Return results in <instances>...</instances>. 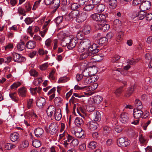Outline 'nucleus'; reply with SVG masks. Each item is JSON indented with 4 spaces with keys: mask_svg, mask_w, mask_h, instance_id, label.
<instances>
[{
    "mask_svg": "<svg viewBox=\"0 0 152 152\" xmlns=\"http://www.w3.org/2000/svg\"><path fill=\"white\" fill-rule=\"evenodd\" d=\"M98 47L96 44L94 43L91 45L90 40L87 38H85L81 40L79 42L77 50L80 52H83L85 50L92 51L99 50L97 49Z\"/></svg>",
    "mask_w": 152,
    "mask_h": 152,
    "instance_id": "f257e3e1",
    "label": "nucleus"
},
{
    "mask_svg": "<svg viewBox=\"0 0 152 152\" xmlns=\"http://www.w3.org/2000/svg\"><path fill=\"white\" fill-rule=\"evenodd\" d=\"M79 14V11L77 10L72 11L68 15L65 16V20L67 21H72L74 19L77 18Z\"/></svg>",
    "mask_w": 152,
    "mask_h": 152,
    "instance_id": "f03ea898",
    "label": "nucleus"
},
{
    "mask_svg": "<svg viewBox=\"0 0 152 152\" xmlns=\"http://www.w3.org/2000/svg\"><path fill=\"white\" fill-rule=\"evenodd\" d=\"M96 67L94 66L91 68H86L82 72V75L84 77H89V76L92 75H95L97 72Z\"/></svg>",
    "mask_w": 152,
    "mask_h": 152,
    "instance_id": "7ed1b4c3",
    "label": "nucleus"
},
{
    "mask_svg": "<svg viewBox=\"0 0 152 152\" xmlns=\"http://www.w3.org/2000/svg\"><path fill=\"white\" fill-rule=\"evenodd\" d=\"M90 18L94 20L99 22H103V23L105 22L106 19V16L104 15L98 13L92 14L91 15Z\"/></svg>",
    "mask_w": 152,
    "mask_h": 152,
    "instance_id": "20e7f679",
    "label": "nucleus"
},
{
    "mask_svg": "<svg viewBox=\"0 0 152 152\" xmlns=\"http://www.w3.org/2000/svg\"><path fill=\"white\" fill-rule=\"evenodd\" d=\"M87 53H84L82 54L80 56V59H83L87 58L88 56H91L98 53L99 50H87Z\"/></svg>",
    "mask_w": 152,
    "mask_h": 152,
    "instance_id": "39448f33",
    "label": "nucleus"
},
{
    "mask_svg": "<svg viewBox=\"0 0 152 152\" xmlns=\"http://www.w3.org/2000/svg\"><path fill=\"white\" fill-rule=\"evenodd\" d=\"M130 144V141L124 138H120L118 140V145L120 147H126L128 146Z\"/></svg>",
    "mask_w": 152,
    "mask_h": 152,
    "instance_id": "423d86ee",
    "label": "nucleus"
},
{
    "mask_svg": "<svg viewBox=\"0 0 152 152\" xmlns=\"http://www.w3.org/2000/svg\"><path fill=\"white\" fill-rule=\"evenodd\" d=\"M87 17V14L84 12L79 14L76 19V21L78 23H81L85 20Z\"/></svg>",
    "mask_w": 152,
    "mask_h": 152,
    "instance_id": "0eeeda50",
    "label": "nucleus"
},
{
    "mask_svg": "<svg viewBox=\"0 0 152 152\" xmlns=\"http://www.w3.org/2000/svg\"><path fill=\"white\" fill-rule=\"evenodd\" d=\"M151 6V2L146 1L141 3L140 6V9L141 10L145 11L150 9Z\"/></svg>",
    "mask_w": 152,
    "mask_h": 152,
    "instance_id": "6e6552de",
    "label": "nucleus"
},
{
    "mask_svg": "<svg viewBox=\"0 0 152 152\" xmlns=\"http://www.w3.org/2000/svg\"><path fill=\"white\" fill-rule=\"evenodd\" d=\"M144 114L143 111L140 109L135 108L133 111V116L134 118L139 119L141 118H142Z\"/></svg>",
    "mask_w": 152,
    "mask_h": 152,
    "instance_id": "1a4fd4ad",
    "label": "nucleus"
},
{
    "mask_svg": "<svg viewBox=\"0 0 152 152\" xmlns=\"http://www.w3.org/2000/svg\"><path fill=\"white\" fill-rule=\"evenodd\" d=\"M12 55L14 61L16 62H20L25 60L24 58L16 53H13Z\"/></svg>",
    "mask_w": 152,
    "mask_h": 152,
    "instance_id": "9d476101",
    "label": "nucleus"
},
{
    "mask_svg": "<svg viewBox=\"0 0 152 152\" xmlns=\"http://www.w3.org/2000/svg\"><path fill=\"white\" fill-rule=\"evenodd\" d=\"M120 120L123 123H126L128 121L129 115L128 114L125 112L122 113L120 115Z\"/></svg>",
    "mask_w": 152,
    "mask_h": 152,
    "instance_id": "9b49d317",
    "label": "nucleus"
},
{
    "mask_svg": "<svg viewBox=\"0 0 152 152\" xmlns=\"http://www.w3.org/2000/svg\"><path fill=\"white\" fill-rule=\"evenodd\" d=\"M60 0H53L52 4L51 5L52 8L53 9L52 12L54 13L56 11L60 5Z\"/></svg>",
    "mask_w": 152,
    "mask_h": 152,
    "instance_id": "f8f14e48",
    "label": "nucleus"
},
{
    "mask_svg": "<svg viewBox=\"0 0 152 152\" xmlns=\"http://www.w3.org/2000/svg\"><path fill=\"white\" fill-rule=\"evenodd\" d=\"M78 42V40L76 38L71 39L67 46V48L69 49H72L75 46Z\"/></svg>",
    "mask_w": 152,
    "mask_h": 152,
    "instance_id": "ddd939ff",
    "label": "nucleus"
},
{
    "mask_svg": "<svg viewBox=\"0 0 152 152\" xmlns=\"http://www.w3.org/2000/svg\"><path fill=\"white\" fill-rule=\"evenodd\" d=\"M49 130L50 134L52 135L55 134L58 131L56 124L55 123H52L49 126Z\"/></svg>",
    "mask_w": 152,
    "mask_h": 152,
    "instance_id": "4468645a",
    "label": "nucleus"
},
{
    "mask_svg": "<svg viewBox=\"0 0 152 152\" xmlns=\"http://www.w3.org/2000/svg\"><path fill=\"white\" fill-rule=\"evenodd\" d=\"M45 99L43 97L37 99L36 101L37 105L40 108H42L45 103Z\"/></svg>",
    "mask_w": 152,
    "mask_h": 152,
    "instance_id": "2eb2a0df",
    "label": "nucleus"
},
{
    "mask_svg": "<svg viewBox=\"0 0 152 152\" xmlns=\"http://www.w3.org/2000/svg\"><path fill=\"white\" fill-rule=\"evenodd\" d=\"M98 124L95 121H91L88 123V128L91 130H94L98 127Z\"/></svg>",
    "mask_w": 152,
    "mask_h": 152,
    "instance_id": "dca6fc26",
    "label": "nucleus"
},
{
    "mask_svg": "<svg viewBox=\"0 0 152 152\" xmlns=\"http://www.w3.org/2000/svg\"><path fill=\"white\" fill-rule=\"evenodd\" d=\"M35 136L37 137H42L44 134V131L43 129L40 127L37 128L34 130Z\"/></svg>",
    "mask_w": 152,
    "mask_h": 152,
    "instance_id": "f3484780",
    "label": "nucleus"
},
{
    "mask_svg": "<svg viewBox=\"0 0 152 152\" xmlns=\"http://www.w3.org/2000/svg\"><path fill=\"white\" fill-rule=\"evenodd\" d=\"M27 90L25 87H22L18 89V91L19 95L22 97H24L26 96Z\"/></svg>",
    "mask_w": 152,
    "mask_h": 152,
    "instance_id": "a211bd4d",
    "label": "nucleus"
},
{
    "mask_svg": "<svg viewBox=\"0 0 152 152\" xmlns=\"http://www.w3.org/2000/svg\"><path fill=\"white\" fill-rule=\"evenodd\" d=\"M135 88V86L134 85L128 88L125 94V96L126 97L130 96L134 91Z\"/></svg>",
    "mask_w": 152,
    "mask_h": 152,
    "instance_id": "6ab92c4d",
    "label": "nucleus"
},
{
    "mask_svg": "<svg viewBox=\"0 0 152 152\" xmlns=\"http://www.w3.org/2000/svg\"><path fill=\"white\" fill-rule=\"evenodd\" d=\"M19 138V135L17 132L12 133L10 136V139L13 142L17 141Z\"/></svg>",
    "mask_w": 152,
    "mask_h": 152,
    "instance_id": "aec40b11",
    "label": "nucleus"
},
{
    "mask_svg": "<svg viewBox=\"0 0 152 152\" xmlns=\"http://www.w3.org/2000/svg\"><path fill=\"white\" fill-rule=\"evenodd\" d=\"M36 43L33 41H29L27 42L26 46L28 49H34L36 46Z\"/></svg>",
    "mask_w": 152,
    "mask_h": 152,
    "instance_id": "412c9836",
    "label": "nucleus"
},
{
    "mask_svg": "<svg viewBox=\"0 0 152 152\" xmlns=\"http://www.w3.org/2000/svg\"><path fill=\"white\" fill-rule=\"evenodd\" d=\"M121 26V22L118 19H116L114 20L113 23V26L116 30L120 29Z\"/></svg>",
    "mask_w": 152,
    "mask_h": 152,
    "instance_id": "4be33fe9",
    "label": "nucleus"
},
{
    "mask_svg": "<svg viewBox=\"0 0 152 152\" xmlns=\"http://www.w3.org/2000/svg\"><path fill=\"white\" fill-rule=\"evenodd\" d=\"M91 31V28L90 26L88 25H85L82 30L83 32L85 35L89 34Z\"/></svg>",
    "mask_w": 152,
    "mask_h": 152,
    "instance_id": "5701e85b",
    "label": "nucleus"
},
{
    "mask_svg": "<svg viewBox=\"0 0 152 152\" xmlns=\"http://www.w3.org/2000/svg\"><path fill=\"white\" fill-rule=\"evenodd\" d=\"M109 4L110 7L114 9L116 8L117 5V1L116 0H110L109 1Z\"/></svg>",
    "mask_w": 152,
    "mask_h": 152,
    "instance_id": "b1692460",
    "label": "nucleus"
},
{
    "mask_svg": "<svg viewBox=\"0 0 152 152\" xmlns=\"http://www.w3.org/2000/svg\"><path fill=\"white\" fill-rule=\"evenodd\" d=\"M76 125L78 126H80L83 124V121L82 119L79 117H77L75 121Z\"/></svg>",
    "mask_w": 152,
    "mask_h": 152,
    "instance_id": "393cba45",
    "label": "nucleus"
},
{
    "mask_svg": "<svg viewBox=\"0 0 152 152\" xmlns=\"http://www.w3.org/2000/svg\"><path fill=\"white\" fill-rule=\"evenodd\" d=\"M92 78L88 77L84 78L83 84L84 85H87L90 84L93 82V80H92Z\"/></svg>",
    "mask_w": 152,
    "mask_h": 152,
    "instance_id": "a878e982",
    "label": "nucleus"
},
{
    "mask_svg": "<svg viewBox=\"0 0 152 152\" xmlns=\"http://www.w3.org/2000/svg\"><path fill=\"white\" fill-rule=\"evenodd\" d=\"M25 45L24 42L23 41H21L17 45L18 50L19 51H22L25 48Z\"/></svg>",
    "mask_w": 152,
    "mask_h": 152,
    "instance_id": "bb28decb",
    "label": "nucleus"
},
{
    "mask_svg": "<svg viewBox=\"0 0 152 152\" xmlns=\"http://www.w3.org/2000/svg\"><path fill=\"white\" fill-rule=\"evenodd\" d=\"M85 88H86V90L88 91H93L95 90L97 87V85L96 83H94L93 85H91L89 86H86Z\"/></svg>",
    "mask_w": 152,
    "mask_h": 152,
    "instance_id": "cd10ccee",
    "label": "nucleus"
},
{
    "mask_svg": "<svg viewBox=\"0 0 152 152\" xmlns=\"http://www.w3.org/2000/svg\"><path fill=\"white\" fill-rule=\"evenodd\" d=\"M103 98L100 96H95L94 98V104H98L102 100Z\"/></svg>",
    "mask_w": 152,
    "mask_h": 152,
    "instance_id": "c85d7f7f",
    "label": "nucleus"
},
{
    "mask_svg": "<svg viewBox=\"0 0 152 152\" xmlns=\"http://www.w3.org/2000/svg\"><path fill=\"white\" fill-rule=\"evenodd\" d=\"M105 8V6L103 4H100L97 5L96 8V10L98 12L101 13L103 12Z\"/></svg>",
    "mask_w": 152,
    "mask_h": 152,
    "instance_id": "c756f323",
    "label": "nucleus"
},
{
    "mask_svg": "<svg viewBox=\"0 0 152 152\" xmlns=\"http://www.w3.org/2000/svg\"><path fill=\"white\" fill-rule=\"evenodd\" d=\"M9 96L12 100L14 101L17 102L18 101V98L17 97L16 93L15 92L10 93Z\"/></svg>",
    "mask_w": 152,
    "mask_h": 152,
    "instance_id": "7c9ffc66",
    "label": "nucleus"
},
{
    "mask_svg": "<svg viewBox=\"0 0 152 152\" xmlns=\"http://www.w3.org/2000/svg\"><path fill=\"white\" fill-rule=\"evenodd\" d=\"M29 145L28 142L27 140H24L23 141L19 146V148L21 150L24 148L27 147Z\"/></svg>",
    "mask_w": 152,
    "mask_h": 152,
    "instance_id": "2f4dec72",
    "label": "nucleus"
},
{
    "mask_svg": "<svg viewBox=\"0 0 152 152\" xmlns=\"http://www.w3.org/2000/svg\"><path fill=\"white\" fill-rule=\"evenodd\" d=\"M55 119L57 121L60 120L61 118L62 115L60 111L56 110L54 115Z\"/></svg>",
    "mask_w": 152,
    "mask_h": 152,
    "instance_id": "473e14b6",
    "label": "nucleus"
},
{
    "mask_svg": "<svg viewBox=\"0 0 152 152\" xmlns=\"http://www.w3.org/2000/svg\"><path fill=\"white\" fill-rule=\"evenodd\" d=\"M134 104L135 106L138 108V109H141L143 108V106L140 100L137 99H136L134 102Z\"/></svg>",
    "mask_w": 152,
    "mask_h": 152,
    "instance_id": "72a5a7b5",
    "label": "nucleus"
},
{
    "mask_svg": "<svg viewBox=\"0 0 152 152\" xmlns=\"http://www.w3.org/2000/svg\"><path fill=\"white\" fill-rule=\"evenodd\" d=\"M143 11L141 10L138 14V16L139 17V20H141L143 19L146 16V13L144 11Z\"/></svg>",
    "mask_w": 152,
    "mask_h": 152,
    "instance_id": "f704fd0d",
    "label": "nucleus"
},
{
    "mask_svg": "<svg viewBox=\"0 0 152 152\" xmlns=\"http://www.w3.org/2000/svg\"><path fill=\"white\" fill-rule=\"evenodd\" d=\"M94 7L92 4H90L88 5H86L83 8L84 10L89 11L92 10Z\"/></svg>",
    "mask_w": 152,
    "mask_h": 152,
    "instance_id": "c9c22d12",
    "label": "nucleus"
},
{
    "mask_svg": "<svg viewBox=\"0 0 152 152\" xmlns=\"http://www.w3.org/2000/svg\"><path fill=\"white\" fill-rule=\"evenodd\" d=\"M78 144V140L77 139H74L70 142V145L71 147H74L77 146Z\"/></svg>",
    "mask_w": 152,
    "mask_h": 152,
    "instance_id": "e433bc0d",
    "label": "nucleus"
},
{
    "mask_svg": "<svg viewBox=\"0 0 152 152\" xmlns=\"http://www.w3.org/2000/svg\"><path fill=\"white\" fill-rule=\"evenodd\" d=\"M107 39L106 37H103L100 39L98 42V44L101 45H103L106 44L107 41Z\"/></svg>",
    "mask_w": 152,
    "mask_h": 152,
    "instance_id": "4c0bfd02",
    "label": "nucleus"
},
{
    "mask_svg": "<svg viewBox=\"0 0 152 152\" xmlns=\"http://www.w3.org/2000/svg\"><path fill=\"white\" fill-rule=\"evenodd\" d=\"M15 146L12 143H7L4 146L6 150H10L12 148H15Z\"/></svg>",
    "mask_w": 152,
    "mask_h": 152,
    "instance_id": "58836bf2",
    "label": "nucleus"
},
{
    "mask_svg": "<svg viewBox=\"0 0 152 152\" xmlns=\"http://www.w3.org/2000/svg\"><path fill=\"white\" fill-rule=\"evenodd\" d=\"M18 12L19 15H22L23 16H25L26 15V11L22 7H19L18 9Z\"/></svg>",
    "mask_w": 152,
    "mask_h": 152,
    "instance_id": "ea45409f",
    "label": "nucleus"
},
{
    "mask_svg": "<svg viewBox=\"0 0 152 152\" xmlns=\"http://www.w3.org/2000/svg\"><path fill=\"white\" fill-rule=\"evenodd\" d=\"M33 146L35 148L39 147L41 145L40 142L38 140H35L33 141L32 142Z\"/></svg>",
    "mask_w": 152,
    "mask_h": 152,
    "instance_id": "a19ab883",
    "label": "nucleus"
},
{
    "mask_svg": "<svg viewBox=\"0 0 152 152\" xmlns=\"http://www.w3.org/2000/svg\"><path fill=\"white\" fill-rule=\"evenodd\" d=\"M74 133L75 136L77 137L82 138L84 137L83 133V132H76L75 131Z\"/></svg>",
    "mask_w": 152,
    "mask_h": 152,
    "instance_id": "79ce46f5",
    "label": "nucleus"
},
{
    "mask_svg": "<svg viewBox=\"0 0 152 152\" xmlns=\"http://www.w3.org/2000/svg\"><path fill=\"white\" fill-rule=\"evenodd\" d=\"M97 146V143L95 141H92L88 145L89 148L93 149H94Z\"/></svg>",
    "mask_w": 152,
    "mask_h": 152,
    "instance_id": "37998d69",
    "label": "nucleus"
},
{
    "mask_svg": "<svg viewBox=\"0 0 152 152\" xmlns=\"http://www.w3.org/2000/svg\"><path fill=\"white\" fill-rule=\"evenodd\" d=\"M21 85V83L19 82H15L13 84L10 86L11 89L17 88Z\"/></svg>",
    "mask_w": 152,
    "mask_h": 152,
    "instance_id": "c03bdc74",
    "label": "nucleus"
},
{
    "mask_svg": "<svg viewBox=\"0 0 152 152\" xmlns=\"http://www.w3.org/2000/svg\"><path fill=\"white\" fill-rule=\"evenodd\" d=\"M146 138L143 134H141L139 136V140L141 143H144L145 142Z\"/></svg>",
    "mask_w": 152,
    "mask_h": 152,
    "instance_id": "a18cd8bd",
    "label": "nucleus"
},
{
    "mask_svg": "<svg viewBox=\"0 0 152 152\" xmlns=\"http://www.w3.org/2000/svg\"><path fill=\"white\" fill-rule=\"evenodd\" d=\"M56 110L55 107L53 105H51L49 106L47 110V113H49L51 112H55Z\"/></svg>",
    "mask_w": 152,
    "mask_h": 152,
    "instance_id": "49530a36",
    "label": "nucleus"
},
{
    "mask_svg": "<svg viewBox=\"0 0 152 152\" xmlns=\"http://www.w3.org/2000/svg\"><path fill=\"white\" fill-rule=\"evenodd\" d=\"M95 117L94 118V121H96L101 119V115L100 113L98 112H96L94 113Z\"/></svg>",
    "mask_w": 152,
    "mask_h": 152,
    "instance_id": "de8ad7c7",
    "label": "nucleus"
},
{
    "mask_svg": "<svg viewBox=\"0 0 152 152\" xmlns=\"http://www.w3.org/2000/svg\"><path fill=\"white\" fill-rule=\"evenodd\" d=\"M103 133L104 134L106 135L110 132L111 129L108 126H104L103 128Z\"/></svg>",
    "mask_w": 152,
    "mask_h": 152,
    "instance_id": "09e8293b",
    "label": "nucleus"
},
{
    "mask_svg": "<svg viewBox=\"0 0 152 152\" xmlns=\"http://www.w3.org/2000/svg\"><path fill=\"white\" fill-rule=\"evenodd\" d=\"M123 86H121L116 90L114 92L115 94L117 96H120L123 91Z\"/></svg>",
    "mask_w": 152,
    "mask_h": 152,
    "instance_id": "8fccbe9b",
    "label": "nucleus"
},
{
    "mask_svg": "<svg viewBox=\"0 0 152 152\" xmlns=\"http://www.w3.org/2000/svg\"><path fill=\"white\" fill-rule=\"evenodd\" d=\"M110 28L109 25L107 24H103L101 30L103 32H105L108 30Z\"/></svg>",
    "mask_w": 152,
    "mask_h": 152,
    "instance_id": "3c124183",
    "label": "nucleus"
},
{
    "mask_svg": "<svg viewBox=\"0 0 152 152\" xmlns=\"http://www.w3.org/2000/svg\"><path fill=\"white\" fill-rule=\"evenodd\" d=\"M34 21V19L32 18L29 17L27 18L25 20V23L27 25H29L32 23Z\"/></svg>",
    "mask_w": 152,
    "mask_h": 152,
    "instance_id": "603ef678",
    "label": "nucleus"
},
{
    "mask_svg": "<svg viewBox=\"0 0 152 152\" xmlns=\"http://www.w3.org/2000/svg\"><path fill=\"white\" fill-rule=\"evenodd\" d=\"M120 58V56L118 55H116L112 57L111 59V61L112 63L117 62Z\"/></svg>",
    "mask_w": 152,
    "mask_h": 152,
    "instance_id": "864d4df0",
    "label": "nucleus"
},
{
    "mask_svg": "<svg viewBox=\"0 0 152 152\" xmlns=\"http://www.w3.org/2000/svg\"><path fill=\"white\" fill-rule=\"evenodd\" d=\"M81 6L79 3H74L72 4L71 8L73 10H74L80 8Z\"/></svg>",
    "mask_w": 152,
    "mask_h": 152,
    "instance_id": "5fc2aeb1",
    "label": "nucleus"
},
{
    "mask_svg": "<svg viewBox=\"0 0 152 152\" xmlns=\"http://www.w3.org/2000/svg\"><path fill=\"white\" fill-rule=\"evenodd\" d=\"M83 31H79L78 32L77 34V39H80V41L81 40H82V38L83 37Z\"/></svg>",
    "mask_w": 152,
    "mask_h": 152,
    "instance_id": "6e6d98bb",
    "label": "nucleus"
},
{
    "mask_svg": "<svg viewBox=\"0 0 152 152\" xmlns=\"http://www.w3.org/2000/svg\"><path fill=\"white\" fill-rule=\"evenodd\" d=\"M63 19V17L60 16L56 18L55 19V21L56 24L58 25L62 22Z\"/></svg>",
    "mask_w": 152,
    "mask_h": 152,
    "instance_id": "4d7b16f0",
    "label": "nucleus"
},
{
    "mask_svg": "<svg viewBox=\"0 0 152 152\" xmlns=\"http://www.w3.org/2000/svg\"><path fill=\"white\" fill-rule=\"evenodd\" d=\"M67 81V78L66 77H61L59 78L58 81V83H65Z\"/></svg>",
    "mask_w": 152,
    "mask_h": 152,
    "instance_id": "13d9d810",
    "label": "nucleus"
},
{
    "mask_svg": "<svg viewBox=\"0 0 152 152\" xmlns=\"http://www.w3.org/2000/svg\"><path fill=\"white\" fill-rule=\"evenodd\" d=\"M102 22H99L97 23H96L95 25L96 28L97 29H100L101 30L103 23H102Z\"/></svg>",
    "mask_w": 152,
    "mask_h": 152,
    "instance_id": "bf43d9fd",
    "label": "nucleus"
},
{
    "mask_svg": "<svg viewBox=\"0 0 152 152\" xmlns=\"http://www.w3.org/2000/svg\"><path fill=\"white\" fill-rule=\"evenodd\" d=\"M48 66L47 63H45L42 65L39 66V68L42 70H44L46 69Z\"/></svg>",
    "mask_w": 152,
    "mask_h": 152,
    "instance_id": "052dcab7",
    "label": "nucleus"
},
{
    "mask_svg": "<svg viewBox=\"0 0 152 152\" xmlns=\"http://www.w3.org/2000/svg\"><path fill=\"white\" fill-rule=\"evenodd\" d=\"M26 12H28L31 10V7L29 3H26L25 5Z\"/></svg>",
    "mask_w": 152,
    "mask_h": 152,
    "instance_id": "680f3d73",
    "label": "nucleus"
},
{
    "mask_svg": "<svg viewBox=\"0 0 152 152\" xmlns=\"http://www.w3.org/2000/svg\"><path fill=\"white\" fill-rule=\"evenodd\" d=\"M115 129L116 132L119 133L122 131L123 128L120 126L117 125L115 126Z\"/></svg>",
    "mask_w": 152,
    "mask_h": 152,
    "instance_id": "e2e57ef3",
    "label": "nucleus"
},
{
    "mask_svg": "<svg viewBox=\"0 0 152 152\" xmlns=\"http://www.w3.org/2000/svg\"><path fill=\"white\" fill-rule=\"evenodd\" d=\"M38 52L40 55H47L48 53V52L47 50H44L42 49H39Z\"/></svg>",
    "mask_w": 152,
    "mask_h": 152,
    "instance_id": "0e129e2a",
    "label": "nucleus"
},
{
    "mask_svg": "<svg viewBox=\"0 0 152 152\" xmlns=\"http://www.w3.org/2000/svg\"><path fill=\"white\" fill-rule=\"evenodd\" d=\"M30 74L31 76L34 77H36L38 75V73L36 71L33 70L30 71Z\"/></svg>",
    "mask_w": 152,
    "mask_h": 152,
    "instance_id": "69168bd1",
    "label": "nucleus"
},
{
    "mask_svg": "<svg viewBox=\"0 0 152 152\" xmlns=\"http://www.w3.org/2000/svg\"><path fill=\"white\" fill-rule=\"evenodd\" d=\"M33 100L32 99H30L27 102V107L28 109H30L32 106V104L33 103Z\"/></svg>",
    "mask_w": 152,
    "mask_h": 152,
    "instance_id": "338daca9",
    "label": "nucleus"
},
{
    "mask_svg": "<svg viewBox=\"0 0 152 152\" xmlns=\"http://www.w3.org/2000/svg\"><path fill=\"white\" fill-rule=\"evenodd\" d=\"M89 0H79L78 3L80 6L84 5L86 3L88 2Z\"/></svg>",
    "mask_w": 152,
    "mask_h": 152,
    "instance_id": "774afa93",
    "label": "nucleus"
}]
</instances>
